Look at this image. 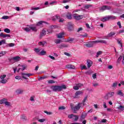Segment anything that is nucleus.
Segmentation results:
<instances>
[{
    "label": "nucleus",
    "instance_id": "f257e3e1",
    "mask_svg": "<svg viewBox=\"0 0 124 124\" xmlns=\"http://www.w3.org/2000/svg\"><path fill=\"white\" fill-rule=\"evenodd\" d=\"M50 88L52 89L53 92H62V90H65L66 89V85H62L61 86H51Z\"/></svg>",
    "mask_w": 124,
    "mask_h": 124
},
{
    "label": "nucleus",
    "instance_id": "f03ea898",
    "mask_svg": "<svg viewBox=\"0 0 124 124\" xmlns=\"http://www.w3.org/2000/svg\"><path fill=\"white\" fill-rule=\"evenodd\" d=\"M94 44H96V41H90L87 44H85L86 47H88V48H92V47H93V45Z\"/></svg>",
    "mask_w": 124,
    "mask_h": 124
},
{
    "label": "nucleus",
    "instance_id": "7ed1b4c3",
    "mask_svg": "<svg viewBox=\"0 0 124 124\" xmlns=\"http://www.w3.org/2000/svg\"><path fill=\"white\" fill-rule=\"evenodd\" d=\"M81 107H84V106L81 103H78V105L74 107V111L76 112V111H79Z\"/></svg>",
    "mask_w": 124,
    "mask_h": 124
},
{
    "label": "nucleus",
    "instance_id": "20e7f679",
    "mask_svg": "<svg viewBox=\"0 0 124 124\" xmlns=\"http://www.w3.org/2000/svg\"><path fill=\"white\" fill-rule=\"evenodd\" d=\"M22 78L23 79H25V80H28V78H27L26 77H30V76H32L33 75V74H26L24 73H21Z\"/></svg>",
    "mask_w": 124,
    "mask_h": 124
},
{
    "label": "nucleus",
    "instance_id": "39448f33",
    "mask_svg": "<svg viewBox=\"0 0 124 124\" xmlns=\"http://www.w3.org/2000/svg\"><path fill=\"white\" fill-rule=\"evenodd\" d=\"M82 94H83V92L82 91H77L75 93L74 98H77L78 95H82Z\"/></svg>",
    "mask_w": 124,
    "mask_h": 124
},
{
    "label": "nucleus",
    "instance_id": "423d86ee",
    "mask_svg": "<svg viewBox=\"0 0 124 124\" xmlns=\"http://www.w3.org/2000/svg\"><path fill=\"white\" fill-rule=\"evenodd\" d=\"M67 47H68V45L66 44H62L58 45L59 49H63V48H67Z\"/></svg>",
    "mask_w": 124,
    "mask_h": 124
},
{
    "label": "nucleus",
    "instance_id": "0eeeda50",
    "mask_svg": "<svg viewBox=\"0 0 124 124\" xmlns=\"http://www.w3.org/2000/svg\"><path fill=\"white\" fill-rule=\"evenodd\" d=\"M20 59L21 58L19 56H16L14 58H12L10 59V62H13V61H15V62H19L20 61Z\"/></svg>",
    "mask_w": 124,
    "mask_h": 124
},
{
    "label": "nucleus",
    "instance_id": "6e6552de",
    "mask_svg": "<svg viewBox=\"0 0 124 124\" xmlns=\"http://www.w3.org/2000/svg\"><path fill=\"white\" fill-rule=\"evenodd\" d=\"M56 27H57L56 25L50 26L49 29L47 30V32L48 33H52V32H53V30H52V29H55Z\"/></svg>",
    "mask_w": 124,
    "mask_h": 124
},
{
    "label": "nucleus",
    "instance_id": "1a4fd4ad",
    "mask_svg": "<svg viewBox=\"0 0 124 124\" xmlns=\"http://www.w3.org/2000/svg\"><path fill=\"white\" fill-rule=\"evenodd\" d=\"M87 68H91V66L93 65V61L90 60H87Z\"/></svg>",
    "mask_w": 124,
    "mask_h": 124
},
{
    "label": "nucleus",
    "instance_id": "9d476101",
    "mask_svg": "<svg viewBox=\"0 0 124 124\" xmlns=\"http://www.w3.org/2000/svg\"><path fill=\"white\" fill-rule=\"evenodd\" d=\"M10 34H3V33L1 32L0 33V37H3V38H5V37H10Z\"/></svg>",
    "mask_w": 124,
    "mask_h": 124
},
{
    "label": "nucleus",
    "instance_id": "9b49d317",
    "mask_svg": "<svg viewBox=\"0 0 124 124\" xmlns=\"http://www.w3.org/2000/svg\"><path fill=\"white\" fill-rule=\"evenodd\" d=\"M66 18L68 20H71L72 19V14L71 13L68 12L66 15Z\"/></svg>",
    "mask_w": 124,
    "mask_h": 124
},
{
    "label": "nucleus",
    "instance_id": "f8f14e48",
    "mask_svg": "<svg viewBox=\"0 0 124 124\" xmlns=\"http://www.w3.org/2000/svg\"><path fill=\"white\" fill-rule=\"evenodd\" d=\"M86 117H87V113L82 112L80 116V120L83 121V120H85Z\"/></svg>",
    "mask_w": 124,
    "mask_h": 124
},
{
    "label": "nucleus",
    "instance_id": "ddd939ff",
    "mask_svg": "<svg viewBox=\"0 0 124 124\" xmlns=\"http://www.w3.org/2000/svg\"><path fill=\"white\" fill-rule=\"evenodd\" d=\"M96 43H102L103 44H107V41L105 40H97L96 41Z\"/></svg>",
    "mask_w": 124,
    "mask_h": 124
},
{
    "label": "nucleus",
    "instance_id": "4468645a",
    "mask_svg": "<svg viewBox=\"0 0 124 124\" xmlns=\"http://www.w3.org/2000/svg\"><path fill=\"white\" fill-rule=\"evenodd\" d=\"M66 67L69 69H75V66L72 64H68L66 65Z\"/></svg>",
    "mask_w": 124,
    "mask_h": 124
},
{
    "label": "nucleus",
    "instance_id": "2eb2a0df",
    "mask_svg": "<svg viewBox=\"0 0 124 124\" xmlns=\"http://www.w3.org/2000/svg\"><path fill=\"white\" fill-rule=\"evenodd\" d=\"M43 24H46L48 25V23H47V22H45L44 21H40L37 23L36 26H40Z\"/></svg>",
    "mask_w": 124,
    "mask_h": 124
},
{
    "label": "nucleus",
    "instance_id": "dca6fc26",
    "mask_svg": "<svg viewBox=\"0 0 124 124\" xmlns=\"http://www.w3.org/2000/svg\"><path fill=\"white\" fill-rule=\"evenodd\" d=\"M108 18L109 21V20H116L117 17L113 16H108Z\"/></svg>",
    "mask_w": 124,
    "mask_h": 124
},
{
    "label": "nucleus",
    "instance_id": "f3484780",
    "mask_svg": "<svg viewBox=\"0 0 124 124\" xmlns=\"http://www.w3.org/2000/svg\"><path fill=\"white\" fill-rule=\"evenodd\" d=\"M64 34V33L63 32H60L58 34H57V37L58 38H60V39L61 38H62V36H63Z\"/></svg>",
    "mask_w": 124,
    "mask_h": 124
},
{
    "label": "nucleus",
    "instance_id": "a211bd4d",
    "mask_svg": "<svg viewBox=\"0 0 124 124\" xmlns=\"http://www.w3.org/2000/svg\"><path fill=\"white\" fill-rule=\"evenodd\" d=\"M46 51H45L44 49H43L42 51L40 52V53H39V55H40V56H44L46 55Z\"/></svg>",
    "mask_w": 124,
    "mask_h": 124
},
{
    "label": "nucleus",
    "instance_id": "6ab92c4d",
    "mask_svg": "<svg viewBox=\"0 0 124 124\" xmlns=\"http://www.w3.org/2000/svg\"><path fill=\"white\" fill-rule=\"evenodd\" d=\"M67 29L68 31H73V25L72 24H68Z\"/></svg>",
    "mask_w": 124,
    "mask_h": 124
},
{
    "label": "nucleus",
    "instance_id": "aec40b11",
    "mask_svg": "<svg viewBox=\"0 0 124 124\" xmlns=\"http://www.w3.org/2000/svg\"><path fill=\"white\" fill-rule=\"evenodd\" d=\"M101 21L103 22H107V21H109L108 16L103 17L102 18H101Z\"/></svg>",
    "mask_w": 124,
    "mask_h": 124
},
{
    "label": "nucleus",
    "instance_id": "412c9836",
    "mask_svg": "<svg viewBox=\"0 0 124 124\" xmlns=\"http://www.w3.org/2000/svg\"><path fill=\"white\" fill-rule=\"evenodd\" d=\"M46 32H47V31L44 30H43L42 31V32L40 34V37H42V36H44V35H46Z\"/></svg>",
    "mask_w": 124,
    "mask_h": 124
},
{
    "label": "nucleus",
    "instance_id": "4be33fe9",
    "mask_svg": "<svg viewBox=\"0 0 124 124\" xmlns=\"http://www.w3.org/2000/svg\"><path fill=\"white\" fill-rule=\"evenodd\" d=\"M73 18L74 19H75V20H77V21H79L80 19L79 18V15H77V14H74L73 16Z\"/></svg>",
    "mask_w": 124,
    "mask_h": 124
},
{
    "label": "nucleus",
    "instance_id": "5701e85b",
    "mask_svg": "<svg viewBox=\"0 0 124 124\" xmlns=\"http://www.w3.org/2000/svg\"><path fill=\"white\" fill-rule=\"evenodd\" d=\"M116 33L114 32H110L108 34V37H112L113 35H115Z\"/></svg>",
    "mask_w": 124,
    "mask_h": 124
},
{
    "label": "nucleus",
    "instance_id": "b1692460",
    "mask_svg": "<svg viewBox=\"0 0 124 124\" xmlns=\"http://www.w3.org/2000/svg\"><path fill=\"white\" fill-rule=\"evenodd\" d=\"M117 41L118 44L120 45L121 48L123 47V43H122V39H117Z\"/></svg>",
    "mask_w": 124,
    "mask_h": 124
},
{
    "label": "nucleus",
    "instance_id": "393cba45",
    "mask_svg": "<svg viewBox=\"0 0 124 124\" xmlns=\"http://www.w3.org/2000/svg\"><path fill=\"white\" fill-rule=\"evenodd\" d=\"M46 42H40L39 43V44L40 46H42L43 47H45V46H46Z\"/></svg>",
    "mask_w": 124,
    "mask_h": 124
},
{
    "label": "nucleus",
    "instance_id": "a878e982",
    "mask_svg": "<svg viewBox=\"0 0 124 124\" xmlns=\"http://www.w3.org/2000/svg\"><path fill=\"white\" fill-rule=\"evenodd\" d=\"M88 99V96H86L83 99V101H82V106H85V102H86V100H87V99Z\"/></svg>",
    "mask_w": 124,
    "mask_h": 124
},
{
    "label": "nucleus",
    "instance_id": "bb28decb",
    "mask_svg": "<svg viewBox=\"0 0 124 124\" xmlns=\"http://www.w3.org/2000/svg\"><path fill=\"white\" fill-rule=\"evenodd\" d=\"M21 71H24V70H25V69H26L27 68V65H25V64H23L21 65Z\"/></svg>",
    "mask_w": 124,
    "mask_h": 124
},
{
    "label": "nucleus",
    "instance_id": "cd10ccee",
    "mask_svg": "<svg viewBox=\"0 0 124 124\" xmlns=\"http://www.w3.org/2000/svg\"><path fill=\"white\" fill-rule=\"evenodd\" d=\"M29 29H30V30H31L32 31H37V29H36V27H30Z\"/></svg>",
    "mask_w": 124,
    "mask_h": 124
},
{
    "label": "nucleus",
    "instance_id": "c85d7f7f",
    "mask_svg": "<svg viewBox=\"0 0 124 124\" xmlns=\"http://www.w3.org/2000/svg\"><path fill=\"white\" fill-rule=\"evenodd\" d=\"M23 91L19 89L16 91V93L17 94H21L23 93Z\"/></svg>",
    "mask_w": 124,
    "mask_h": 124
},
{
    "label": "nucleus",
    "instance_id": "c756f323",
    "mask_svg": "<svg viewBox=\"0 0 124 124\" xmlns=\"http://www.w3.org/2000/svg\"><path fill=\"white\" fill-rule=\"evenodd\" d=\"M5 102H6V99L5 98H3L0 100V104H5Z\"/></svg>",
    "mask_w": 124,
    "mask_h": 124
},
{
    "label": "nucleus",
    "instance_id": "7c9ffc66",
    "mask_svg": "<svg viewBox=\"0 0 124 124\" xmlns=\"http://www.w3.org/2000/svg\"><path fill=\"white\" fill-rule=\"evenodd\" d=\"M117 94L118 95H120L121 96H124V93H123V92H122L121 90H119L118 92H117Z\"/></svg>",
    "mask_w": 124,
    "mask_h": 124
},
{
    "label": "nucleus",
    "instance_id": "2f4dec72",
    "mask_svg": "<svg viewBox=\"0 0 124 124\" xmlns=\"http://www.w3.org/2000/svg\"><path fill=\"white\" fill-rule=\"evenodd\" d=\"M107 93L108 95V96L109 97H112V96H113L114 95V94H115L114 92H110V93Z\"/></svg>",
    "mask_w": 124,
    "mask_h": 124
},
{
    "label": "nucleus",
    "instance_id": "473e14b6",
    "mask_svg": "<svg viewBox=\"0 0 124 124\" xmlns=\"http://www.w3.org/2000/svg\"><path fill=\"white\" fill-rule=\"evenodd\" d=\"M92 73H93V72H92V71L91 70H89L85 72V74H86V75H91V74H92Z\"/></svg>",
    "mask_w": 124,
    "mask_h": 124
},
{
    "label": "nucleus",
    "instance_id": "72a5a7b5",
    "mask_svg": "<svg viewBox=\"0 0 124 124\" xmlns=\"http://www.w3.org/2000/svg\"><path fill=\"white\" fill-rule=\"evenodd\" d=\"M90 7H92V5L86 4L84 6V8H85V9H89Z\"/></svg>",
    "mask_w": 124,
    "mask_h": 124
},
{
    "label": "nucleus",
    "instance_id": "f704fd0d",
    "mask_svg": "<svg viewBox=\"0 0 124 124\" xmlns=\"http://www.w3.org/2000/svg\"><path fill=\"white\" fill-rule=\"evenodd\" d=\"M34 51L35 52V53L38 54L40 53V49H39V48H35Z\"/></svg>",
    "mask_w": 124,
    "mask_h": 124
},
{
    "label": "nucleus",
    "instance_id": "c9c22d12",
    "mask_svg": "<svg viewBox=\"0 0 124 124\" xmlns=\"http://www.w3.org/2000/svg\"><path fill=\"white\" fill-rule=\"evenodd\" d=\"M4 31L6 32V33H10V30L8 28L5 29Z\"/></svg>",
    "mask_w": 124,
    "mask_h": 124
},
{
    "label": "nucleus",
    "instance_id": "e433bc0d",
    "mask_svg": "<svg viewBox=\"0 0 124 124\" xmlns=\"http://www.w3.org/2000/svg\"><path fill=\"white\" fill-rule=\"evenodd\" d=\"M0 83H2V84H6V83H7V80L2 79L0 81Z\"/></svg>",
    "mask_w": 124,
    "mask_h": 124
},
{
    "label": "nucleus",
    "instance_id": "4c0bfd02",
    "mask_svg": "<svg viewBox=\"0 0 124 124\" xmlns=\"http://www.w3.org/2000/svg\"><path fill=\"white\" fill-rule=\"evenodd\" d=\"M61 42H62V40H61V39H57L55 41V43H56V44H60V43H61Z\"/></svg>",
    "mask_w": 124,
    "mask_h": 124
},
{
    "label": "nucleus",
    "instance_id": "58836bf2",
    "mask_svg": "<svg viewBox=\"0 0 124 124\" xmlns=\"http://www.w3.org/2000/svg\"><path fill=\"white\" fill-rule=\"evenodd\" d=\"M5 54H6V51H2L1 52H0V57L4 56Z\"/></svg>",
    "mask_w": 124,
    "mask_h": 124
},
{
    "label": "nucleus",
    "instance_id": "ea45409f",
    "mask_svg": "<svg viewBox=\"0 0 124 124\" xmlns=\"http://www.w3.org/2000/svg\"><path fill=\"white\" fill-rule=\"evenodd\" d=\"M80 68L81 70H83V69H85V70H87L88 69V68H87V66L86 65L81 66L80 67Z\"/></svg>",
    "mask_w": 124,
    "mask_h": 124
},
{
    "label": "nucleus",
    "instance_id": "a19ab883",
    "mask_svg": "<svg viewBox=\"0 0 124 124\" xmlns=\"http://www.w3.org/2000/svg\"><path fill=\"white\" fill-rule=\"evenodd\" d=\"M100 10L101 11H104V10H106L105 5H104V6H102V7L100 8Z\"/></svg>",
    "mask_w": 124,
    "mask_h": 124
},
{
    "label": "nucleus",
    "instance_id": "79ce46f5",
    "mask_svg": "<svg viewBox=\"0 0 124 124\" xmlns=\"http://www.w3.org/2000/svg\"><path fill=\"white\" fill-rule=\"evenodd\" d=\"M24 30L25 31H27V32H29V31H31V29L28 27H26L24 29Z\"/></svg>",
    "mask_w": 124,
    "mask_h": 124
},
{
    "label": "nucleus",
    "instance_id": "37998d69",
    "mask_svg": "<svg viewBox=\"0 0 124 124\" xmlns=\"http://www.w3.org/2000/svg\"><path fill=\"white\" fill-rule=\"evenodd\" d=\"M74 117H75V119H74V121L75 122H77L78 121V119H79V116L78 115H74Z\"/></svg>",
    "mask_w": 124,
    "mask_h": 124
},
{
    "label": "nucleus",
    "instance_id": "c03bdc74",
    "mask_svg": "<svg viewBox=\"0 0 124 124\" xmlns=\"http://www.w3.org/2000/svg\"><path fill=\"white\" fill-rule=\"evenodd\" d=\"M1 19L6 20L7 19H9V16H4L2 17Z\"/></svg>",
    "mask_w": 124,
    "mask_h": 124
},
{
    "label": "nucleus",
    "instance_id": "a18cd8bd",
    "mask_svg": "<svg viewBox=\"0 0 124 124\" xmlns=\"http://www.w3.org/2000/svg\"><path fill=\"white\" fill-rule=\"evenodd\" d=\"M7 46H9V47H14L15 46V44L14 43H10L7 45Z\"/></svg>",
    "mask_w": 124,
    "mask_h": 124
},
{
    "label": "nucleus",
    "instance_id": "49530a36",
    "mask_svg": "<svg viewBox=\"0 0 124 124\" xmlns=\"http://www.w3.org/2000/svg\"><path fill=\"white\" fill-rule=\"evenodd\" d=\"M106 7V10H110L111 9V6L105 5Z\"/></svg>",
    "mask_w": 124,
    "mask_h": 124
},
{
    "label": "nucleus",
    "instance_id": "de8ad7c7",
    "mask_svg": "<svg viewBox=\"0 0 124 124\" xmlns=\"http://www.w3.org/2000/svg\"><path fill=\"white\" fill-rule=\"evenodd\" d=\"M109 97H110L109 96V95L108 94V93H106L105 96V99H106L107 100H108L109 99Z\"/></svg>",
    "mask_w": 124,
    "mask_h": 124
},
{
    "label": "nucleus",
    "instance_id": "09e8293b",
    "mask_svg": "<svg viewBox=\"0 0 124 124\" xmlns=\"http://www.w3.org/2000/svg\"><path fill=\"white\" fill-rule=\"evenodd\" d=\"M74 115H74L73 114H69L68 115V119H72V118H73V117H74Z\"/></svg>",
    "mask_w": 124,
    "mask_h": 124
},
{
    "label": "nucleus",
    "instance_id": "8fccbe9b",
    "mask_svg": "<svg viewBox=\"0 0 124 124\" xmlns=\"http://www.w3.org/2000/svg\"><path fill=\"white\" fill-rule=\"evenodd\" d=\"M55 83V81H54L53 80H52V79L48 81V84H54Z\"/></svg>",
    "mask_w": 124,
    "mask_h": 124
},
{
    "label": "nucleus",
    "instance_id": "3c124183",
    "mask_svg": "<svg viewBox=\"0 0 124 124\" xmlns=\"http://www.w3.org/2000/svg\"><path fill=\"white\" fill-rule=\"evenodd\" d=\"M21 119L23 120V121H27V116L25 115H22L21 117Z\"/></svg>",
    "mask_w": 124,
    "mask_h": 124
},
{
    "label": "nucleus",
    "instance_id": "603ef678",
    "mask_svg": "<svg viewBox=\"0 0 124 124\" xmlns=\"http://www.w3.org/2000/svg\"><path fill=\"white\" fill-rule=\"evenodd\" d=\"M39 9H40V7H36V8L32 7V8H31V10H38Z\"/></svg>",
    "mask_w": 124,
    "mask_h": 124
},
{
    "label": "nucleus",
    "instance_id": "864d4df0",
    "mask_svg": "<svg viewBox=\"0 0 124 124\" xmlns=\"http://www.w3.org/2000/svg\"><path fill=\"white\" fill-rule=\"evenodd\" d=\"M45 78H46V77H40L38 78V81H41V80H43V79H44Z\"/></svg>",
    "mask_w": 124,
    "mask_h": 124
},
{
    "label": "nucleus",
    "instance_id": "5fc2aeb1",
    "mask_svg": "<svg viewBox=\"0 0 124 124\" xmlns=\"http://www.w3.org/2000/svg\"><path fill=\"white\" fill-rule=\"evenodd\" d=\"M45 121H46L45 119H41L38 120V122H39L40 123H44Z\"/></svg>",
    "mask_w": 124,
    "mask_h": 124
},
{
    "label": "nucleus",
    "instance_id": "6e6d98bb",
    "mask_svg": "<svg viewBox=\"0 0 124 124\" xmlns=\"http://www.w3.org/2000/svg\"><path fill=\"white\" fill-rule=\"evenodd\" d=\"M73 89H74V90H75V91H78V90H79V88H78V87L77 86V84L76 85V86H74Z\"/></svg>",
    "mask_w": 124,
    "mask_h": 124
},
{
    "label": "nucleus",
    "instance_id": "4d7b16f0",
    "mask_svg": "<svg viewBox=\"0 0 124 124\" xmlns=\"http://www.w3.org/2000/svg\"><path fill=\"white\" fill-rule=\"evenodd\" d=\"M44 113L47 114V115H52V113L51 112L47 111L46 110L44 111Z\"/></svg>",
    "mask_w": 124,
    "mask_h": 124
},
{
    "label": "nucleus",
    "instance_id": "13d9d810",
    "mask_svg": "<svg viewBox=\"0 0 124 124\" xmlns=\"http://www.w3.org/2000/svg\"><path fill=\"white\" fill-rule=\"evenodd\" d=\"M65 109V107L64 106H61L59 108V110H64Z\"/></svg>",
    "mask_w": 124,
    "mask_h": 124
},
{
    "label": "nucleus",
    "instance_id": "bf43d9fd",
    "mask_svg": "<svg viewBox=\"0 0 124 124\" xmlns=\"http://www.w3.org/2000/svg\"><path fill=\"white\" fill-rule=\"evenodd\" d=\"M117 25L119 26L120 29H122V24H121V21H118L117 22Z\"/></svg>",
    "mask_w": 124,
    "mask_h": 124
},
{
    "label": "nucleus",
    "instance_id": "052dcab7",
    "mask_svg": "<svg viewBox=\"0 0 124 124\" xmlns=\"http://www.w3.org/2000/svg\"><path fill=\"white\" fill-rule=\"evenodd\" d=\"M80 36H81V37H87L88 34L87 33H85V34H80Z\"/></svg>",
    "mask_w": 124,
    "mask_h": 124
},
{
    "label": "nucleus",
    "instance_id": "680f3d73",
    "mask_svg": "<svg viewBox=\"0 0 124 124\" xmlns=\"http://www.w3.org/2000/svg\"><path fill=\"white\" fill-rule=\"evenodd\" d=\"M101 54H102V51H98V52H97L96 57H98V56H99L100 55H101Z\"/></svg>",
    "mask_w": 124,
    "mask_h": 124
},
{
    "label": "nucleus",
    "instance_id": "e2e57ef3",
    "mask_svg": "<svg viewBox=\"0 0 124 124\" xmlns=\"http://www.w3.org/2000/svg\"><path fill=\"white\" fill-rule=\"evenodd\" d=\"M5 77H6V75H3L2 76H0V78L1 79H4Z\"/></svg>",
    "mask_w": 124,
    "mask_h": 124
},
{
    "label": "nucleus",
    "instance_id": "0e129e2a",
    "mask_svg": "<svg viewBox=\"0 0 124 124\" xmlns=\"http://www.w3.org/2000/svg\"><path fill=\"white\" fill-rule=\"evenodd\" d=\"M74 40H75V39L74 38H71L68 39V42H72V41H74Z\"/></svg>",
    "mask_w": 124,
    "mask_h": 124
},
{
    "label": "nucleus",
    "instance_id": "69168bd1",
    "mask_svg": "<svg viewBox=\"0 0 124 124\" xmlns=\"http://www.w3.org/2000/svg\"><path fill=\"white\" fill-rule=\"evenodd\" d=\"M5 105H6L7 106H10V102L6 101L5 103Z\"/></svg>",
    "mask_w": 124,
    "mask_h": 124
},
{
    "label": "nucleus",
    "instance_id": "338daca9",
    "mask_svg": "<svg viewBox=\"0 0 124 124\" xmlns=\"http://www.w3.org/2000/svg\"><path fill=\"white\" fill-rule=\"evenodd\" d=\"M77 86L78 87V88H81V87H82L83 84L81 83H78L77 84Z\"/></svg>",
    "mask_w": 124,
    "mask_h": 124
},
{
    "label": "nucleus",
    "instance_id": "774afa93",
    "mask_svg": "<svg viewBox=\"0 0 124 124\" xmlns=\"http://www.w3.org/2000/svg\"><path fill=\"white\" fill-rule=\"evenodd\" d=\"M0 42H1V45L2 44H5V40H3V39L1 40Z\"/></svg>",
    "mask_w": 124,
    "mask_h": 124
}]
</instances>
